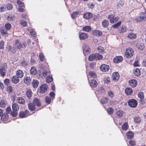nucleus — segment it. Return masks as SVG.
Here are the masks:
<instances>
[{
	"instance_id": "obj_58",
	"label": "nucleus",
	"mask_w": 146,
	"mask_h": 146,
	"mask_svg": "<svg viewBox=\"0 0 146 146\" xmlns=\"http://www.w3.org/2000/svg\"><path fill=\"white\" fill-rule=\"evenodd\" d=\"M11 115L13 117H15L17 115V111H12L10 113Z\"/></svg>"
},
{
	"instance_id": "obj_9",
	"label": "nucleus",
	"mask_w": 146,
	"mask_h": 146,
	"mask_svg": "<svg viewBox=\"0 0 146 146\" xmlns=\"http://www.w3.org/2000/svg\"><path fill=\"white\" fill-rule=\"evenodd\" d=\"M28 108L29 110L31 111H36L40 109H41L42 108H35V106L34 104L33 103H30L28 104Z\"/></svg>"
},
{
	"instance_id": "obj_7",
	"label": "nucleus",
	"mask_w": 146,
	"mask_h": 146,
	"mask_svg": "<svg viewBox=\"0 0 146 146\" xmlns=\"http://www.w3.org/2000/svg\"><path fill=\"white\" fill-rule=\"evenodd\" d=\"M110 22L111 23H113L116 22L119 20V17H115L113 15H109L108 17Z\"/></svg>"
},
{
	"instance_id": "obj_38",
	"label": "nucleus",
	"mask_w": 146,
	"mask_h": 146,
	"mask_svg": "<svg viewBox=\"0 0 146 146\" xmlns=\"http://www.w3.org/2000/svg\"><path fill=\"white\" fill-rule=\"evenodd\" d=\"M108 100L106 98L103 97L100 100L101 102L103 104H105L108 102Z\"/></svg>"
},
{
	"instance_id": "obj_63",
	"label": "nucleus",
	"mask_w": 146,
	"mask_h": 146,
	"mask_svg": "<svg viewBox=\"0 0 146 146\" xmlns=\"http://www.w3.org/2000/svg\"><path fill=\"white\" fill-rule=\"evenodd\" d=\"M13 90L12 87L11 86H8L7 88V90L9 93L11 92Z\"/></svg>"
},
{
	"instance_id": "obj_16",
	"label": "nucleus",
	"mask_w": 146,
	"mask_h": 146,
	"mask_svg": "<svg viewBox=\"0 0 146 146\" xmlns=\"http://www.w3.org/2000/svg\"><path fill=\"white\" fill-rule=\"evenodd\" d=\"M33 103L35 105H36L38 107H40L41 105V103L40 100L36 98H35L33 99Z\"/></svg>"
},
{
	"instance_id": "obj_5",
	"label": "nucleus",
	"mask_w": 146,
	"mask_h": 146,
	"mask_svg": "<svg viewBox=\"0 0 146 146\" xmlns=\"http://www.w3.org/2000/svg\"><path fill=\"white\" fill-rule=\"evenodd\" d=\"M137 21L139 22L142 21L146 20V13L144 12H141L140 14V16L139 18H137Z\"/></svg>"
},
{
	"instance_id": "obj_36",
	"label": "nucleus",
	"mask_w": 146,
	"mask_h": 146,
	"mask_svg": "<svg viewBox=\"0 0 146 146\" xmlns=\"http://www.w3.org/2000/svg\"><path fill=\"white\" fill-rule=\"evenodd\" d=\"M91 30L90 27L89 26H85L84 27L82 28V30L84 31L89 32Z\"/></svg>"
},
{
	"instance_id": "obj_49",
	"label": "nucleus",
	"mask_w": 146,
	"mask_h": 146,
	"mask_svg": "<svg viewBox=\"0 0 146 146\" xmlns=\"http://www.w3.org/2000/svg\"><path fill=\"white\" fill-rule=\"evenodd\" d=\"M90 76L93 78H95L96 77V73L93 72L91 71L89 73Z\"/></svg>"
},
{
	"instance_id": "obj_35",
	"label": "nucleus",
	"mask_w": 146,
	"mask_h": 146,
	"mask_svg": "<svg viewBox=\"0 0 146 146\" xmlns=\"http://www.w3.org/2000/svg\"><path fill=\"white\" fill-rule=\"evenodd\" d=\"M96 54H92L90 55L88 57V60L89 61H92L95 59H96Z\"/></svg>"
},
{
	"instance_id": "obj_61",
	"label": "nucleus",
	"mask_w": 146,
	"mask_h": 146,
	"mask_svg": "<svg viewBox=\"0 0 146 146\" xmlns=\"http://www.w3.org/2000/svg\"><path fill=\"white\" fill-rule=\"evenodd\" d=\"M138 97L141 99H142L144 97V95L143 92H141L138 93Z\"/></svg>"
},
{
	"instance_id": "obj_64",
	"label": "nucleus",
	"mask_w": 146,
	"mask_h": 146,
	"mask_svg": "<svg viewBox=\"0 0 146 146\" xmlns=\"http://www.w3.org/2000/svg\"><path fill=\"white\" fill-rule=\"evenodd\" d=\"M13 6L10 4H8L6 6V8L7 9L9 10L12 9Z\"/></svg>"
},
{
	"instance_id": "obj_3",
	"label": "nucleus",
	"mask_w": 146,
	"mask_h": 146,
	"mask_svg": "<svg viewBox=\"0 0 146 146\" xmlns=\"http://www.w3.org/2000/svg\"><path fill=\"white\" fill-rule=\"evenodd\" d=\"M134 53L133 49L130 47H128L126 49L125 55L127 58H130L133 56Z\"/></svg>"
},
{
	"instance_id": "obj_59",
	"label": "nucleus",
	"mask_w": 146,
	"mask_h": 146,
	"mask_svg": "<svg viewBox=\"0 0 146 146\" xmlns=\"http://www.w3.org/2000/svg\"><path fill=\"white\" fill-rule=\"evenodd\" d=\"M17 3L19 5V7H23L24 6V3L22 2L19 0H18L17 1Z\"/></svg>"
},
{
	"instance_id": "obj_50",
	"label": "nucleus",
	"mask_w": 146,
	"mask_h": 146,
	"mask_svg": "<svg viewBox=\"0 0 146 146\" xmlns=\"http://www.w3.org/2000/svg\"><path fill=\"white\" fill-rule=\"evenodd\" d=\"M49 96L50 98L53 100L55 98V94L53 92H50L49 94Z\"/></svg>"
},
{
	"instance_id": "obj_54",
	"label": "nucleus",
	"mask_w": 146,
	"mask_h": 146,
	"mask_svg": "<svg viewBox=\"0 0 146 146\" xmlns=\"http://www.w3.org/2000/svg\"><path fill=\"white\" fill-rule=\"evenodd\" d=\"M15 19V17L11 15H9L7 17V19L9 21H13Z\"/></svg>"
},
{
	"instance_id": "obj_47",
	"label": "nucleus",
	"mask_w": 146,
	"mask_h": 146,
	"mask_svg": "<svg viewBox=\"0 0 146 146\" xmlns=\"http://www.w3.org/2000/svg\"><path fill=\"white\" fill-rule=\"evenodd\" d=\"M108 96L111 98H112L114 96L113 93L111 91H110L108 92Z\"/></svg>"
},
{
	"instance_id": "obj_27",
	"label": "nucleus",
	"mask_w": 146,
	"mask_h": 146,
	"mask_svg": "<svg viewBox=\"0 0 146 146\" xmlns=\"http://www.w3.org/2000/svg\"><path fill=\"white\" fill-rule=\"evenodd\" d=\"M39 82L36 80H33L32 84L34 88H37Z\"/></svg>"
},
{
	"instance_id": "obj_15",
	"label": "nucleus",
	"mask_w": 146,
	"mask_h": 146,
	"mask_svg": "<svg viewBox=\"0 0 146 146\" xmlns=\"http://www.w3.org/2000/svg\"><path fill=\"white\" fill-rule=\"evenodd\" d=\"M88 37L87 34L85 33H81L79 35V37L80 40H84L88 38Z\"/></svg>"
},
{
	"instance_id": "obj_48",
	"label": "nucleus",
	"mask_w": 146,
	"mask_h": 146,
	"mask_svg": "<svg viewBox=\"0 0 146 146\" xmlns=\"http://www.w3.org/2000/svg\"><path fill=\"white\" fill-rule=\"evenodd\" d=\"M126 27L125 25H122L121 27L120 33H121L125 32L126 30Z\"/></svg>"
},
{
	"instance_id": "obj_42",
	"label": "nucleus",
	"mask_w": 146,
	"mask_h": 146,
	"mask_svg": "<svg viewBox=\"0 0 146 146\" xmlns=\"http://www.w3.org/2000/svg\"><path fill=\"white\" fill-rule=\"evenodd\" d=\"M52 100L51 98H50L48 96H46L45 97V101L46 103L47 104H50L51 100Z\"/></svg>"
},
{
	"instance_id": "obj_12",
	"label": "nucleus",
	"mask_w": 146,
	"mask_h": 146,
	"mask_svg": "<svg viewBox=\"0 0 146 146\" xmlns=\"http://www.w3.org/2000/svg\"><path fill=\"white\" fill-rule=\"evenodd\" d=\"M109 67L106 64H103L100 66V69L102 71L105 72L107 71L109 69Z\"/></svg>"
},
{
	"instance_id": "obj_53",
	"label": "nucleus",
	"mask_w": 146,
	"mask_h": 146,
	"mask_svg": "<svg viewBox=\"0 0 146 146\" xmlns=\"http://www.w3.org/2000/svg\"><path fill=\"white\" fill-rule=\"evenodd\" d=\"M107 111L109 114H111L113 113V109L111 108H109L107 110Z\"/></svg>"
},
{
	"instance_id": "obj_4",
	"label": "nucleus",
	"mask_w": 146,
	"mask_h": 146,
	"mask_svg": "<svg viewBox=\"0 0 146 146\" xmlns=\"http://www.w3.org/2000/svg\"><path fill=\"white\" fill-rule=\"evenodd\" d=\"M83 53L84 55L86 56L89 53L90 49L89 46L86 44H84L82 47Z\"/></svg>"
},
{
	"instance_id": "obj_57",
	"label": "nucleus",
	"mask_w": 146,
	"mask_h": 146,
	"mask_svg": "<svg viewBox=\"0 0 146 146\" xmlns=\"http://www.w3.org/2000/svg\"><path fill=\"white\" fill-rule=\"evenodd\" d=\"M5 27L7 30H9L11 28V25L10 23H6L5 25Z\"/></svg>"
},
{
	"instance_id": "obj_34",
	"label": "nucleus",
	"mask_w": 146,
	"mask_h": 146,
	"mask_svg": "<svg viewBox=\"0 0 146 146\" xmlns=\"http://www.w3.org/2000/svg\"><path fill=\"white\" fill-rule=\"evenodd\" d=\"M123 115V113L121 110H118L116 113V115L117 117L121 118Z\"/></svg>"
},
{
	"instance_id": "obj_32",
	"label": "nucleus",
	"mask_w": 146,
	"mask_h": 146,
	"mask_svg": "<svg viewBox=\"0 0 146 146\" xmlns=\"http://www.w3.org/2000/svg\"><path fill=\"white\" fill-rule=\"evenodd\" d=\"M36 68L34 67H32L30 70V73L31 75H35L36 73Z\"/></svg>"
},
{
	"instance_id": "obj_41",
	"label": "nucleus",
	"mask_w": 146,
	"mask_h": 146,
	"mask_svg": "<svg viewBox=\"0 0 146 146\" xmlns=\"http://www.w3.org/2000/svg\"><path fill=\"white\" fill-rule=\"evenodd\" d=\"M50 71L49 70H44L42 72V74L44 77H46L48 74H50Z\"/></svg>"
},
{
	"instance_id": "obj_8",
	"label": "nucleus",
	"mask_w": 146,
	"mask_h": 146,
	"mask_svg": "<svg viewBox=\"0 0 146 146\" xmlns=\"http://www.w3.org/2000/svg\"><path fill=\"white\" fill-rule=\"evenodd\" d=\"M30 115L29 111L27 110H25L24 111H21L19 114V116L21 118L27 117Z\"/></svg>"
},
{
	"instance_id": "obj_17",
	"label": "nucleus",
	"mask_w": 146,
	"mask_h": 146,
	"mask_svg": "<svg viewBox=\"0 0 146 146\" xmlns=\"http://www.w3.org/2000/svg\"><path fill=\"white\" fill-rule=\"evenodd\" d=\"M129 82L130 85L133 88L135 87L136 86L137 84V82L133 79L130 80Z\"/></svg>"
},
{
	"instance_id": "obj_11",
	"label": "nucleus",
	"mask_w": 146,
	"mask_h": 146,
	"mask_svg": "<svg viewBox=\"0 0 146 146\" xmlns=\"http://www.w3.org/2000/svg\"><path fill=\"white\" fill-rule=\"evenodd\" d=\"M123 60V57L121 56L115 57L113 59V61L115 63H117L121 62Z\"/></svg>"
},
{
	"instance_id": "obj_33",
	"label": "nucleus",
	"mask_w": 146,
	"mask_h": 146,
	"mask_svg": "<svg viewBox=\"0 0 146 146\" xmlns=\"http://www.w3.org/2000/svg\"><path fill=\"white\" fill-rule=\"evenodd\" d=\"M133 133L132 132L129 131L126 133V136L129 139H131L133 138Z\"/></svg>"
},
{
	"instance_id": "obj_13",
	"label": "nucleus",
	"mask_w": 146,
	"mask_h": 146,
	"mask_svg": "<svg viewBox=\"0 0 146 146\" xmlns=\"http://www.w3.org/2000/svg\"><path fill=\"white\" fill-rule=\"evenodd\" d=\"M127 37L129 39L133 40L136 39L137 36L135 34L130 32L127 35Z\"/></svg>"
},
{
	"instance_id": "obj_24",
	"label": "nucleus",
	"mask_w": 146,
	"mask_h": 146,
	"mask_svg": "<svg viewBox=\"0 0 146 146\" xmlns=\"http://www.w3.org/2000/svg\"><path fill=\"white\" fill-rule=\"evenodd\" d=\"M90 84L91 87H95L97 85V81L94 80H91L90 82Z\"/></svg>"
},
{
	"instance_id": "obj_19",
	"label": "nucleus",
	"mask_w": 146,
	"mask_h": 146,
	"mask_svg": "<svg viewBox=\"0 0 146 146\" xmlns=\"http://www.w3.org/2000/svg\"><path fill=\"white\" fill-rule=\"evenodd\" d=\"M11 81L12 83L17 84L19 81V77L15 76H13L11 78Z\"/></svg>"
},
{
	"instance_id": "obj_45",
	"label": "nucleus",
	"mask_w": 146,
	"mask_h": 146,
	"mask_svg": "<svg viewBox=\"0 0 146 146\" xmlns=\"http://www.w3.org/2000/svg\"><path fill=\"white\" fill-rule=\"evenodd\" d=\"M39 56L40 60L41 61H43L44 59V55L41 52H40L39 54Z\"/></svg>"
},
{
	"instance_id": "obj_26",
	"label": "nucleus",
	"mask_w": 146,
	"mask_h": 146,
	"mask_svg": "<svg viewBox=\"0 0 146 146\" xmlns=\"http://www.w3.org/2000/svg\"><path fill=\"white\" fill-rule=\"evenodd\" d=\"M24 82L25 84L29 85L31 82V79L29 77H26L25 78Z\"/></svg>"
},
{
	"instance_id": "obj_25",
	"label": "nucleus",
	"mask_w": 146,
	"mask_h": 146,
	"mask_svg": "<svg viewBox=\"0 0 146 146\" xmlns=\"http://www.w3.org/2000/svg\"><path fill=\"white\" fill-rule=\"evenodd\" d=\"M12 107V109L14 111H17L19 110V106L16 103H14L13 104Z\"/></svg>"
},
{
	"instance_id": "obj_20",
	"label": "nucleus",
	"mask_w": 146,
	"mask_h": 146,
	"mask_svg": "<svg viewBox=\"0 0 146 146\" xmlns=\"http://www.w3.org/2000/svg\"><path fill=\"white\" fill-rule=\"evenodd\" d=\"M16 75L19 78H22L24 75L23 72L21 70H19L17 71Z\"/></svg>"
},
{
	"instance_id": "obj_37",
	"label": "nucleus",
	"mask_w": 146,
	"mask_h": 146,
	"mask_svg": "<svg viewBox=\"0 0 146 146\" xmlns=\"http://www.w3.org/2000/svg\"><path fill=\"white\" fill-rule=\"evenodd\" d=\"M1 31L2 34L6 36L7 35L8 33L6 30L3 27L1 28Z\"/></svg>"
},
{
	"instance_id": "obj_6",
	"label": "nucleus",
	"mask_w": 146,
	"mask_h": 146,
	"mask_svg": "<svg viewBox=\"0 0 146 146\" xmlns=\"http://www.w3.org/2000/svg\"><path fill=\"white\" fill-rule=\"evenodd\" d=\"M129 106L132 108H135L137 105V102L136 100L133 99H131L129 100L128 102Z\"/></svg>"
},
{
	"instance_id": "obj_10",
	"label": "nucleus",
	"mask_w": 146,
	"mask_h": 146,
	"mask_svg": "<svg viewBox=\"0 0 146 146\" xmlns=\"http://www.w3.org/2000/svg\"><path fill=\"white\" fill-rule=\"evenodd\" d=\"M48 86L45 84H42L40 87V93L41 94H43L47 90Z\"/></svg>"
},
{
	"instance_id": "obj_51",
	"label": "nucleus",
	"mask_w": 146,
	"mask_h": 146,
	"mask_svg": "<svg viewBox=\"0 0 146 146\" xmlns=\"http://www.w3.org/2000/svg\"><path fill=\"white\" fill-rule=\"evenodd\" d=\"M78 14V11L74 12L71 15L72 18L73 19H75Z\"/></svg>"
},
{
	"instance_id": "obj_14",
	"label": "nucleus",
	"mask_w": 146,
	"mask_h": 146,
	"mask_svg": "<svg viewBox=\"0 0 146 146\" xmlns=\"http://www.w3.org/2000/svg\"><path fill=\"white\" fill-rule=\"evenodd\" d=\"M112 78L113 80L115 82L117 81L119 79V75L118 72H115L112 74Z\"/></svg>"
},
{
	"instance_id": "obj_60",
	"label": "nucleus",
	"mask_w": 146,
	"mask_h": 146,
	"mask_svg": "<svg viewBox=\"0 0 146 146\" xmlns=\"http://www.w3.org/2000/svg\"><path fill=\"white\" fill-rule=\"evenodd\" d=\"M121 24V22H117V23H116V24L113 25L112 26V27L114 28H118L119 26V25H120Z\"/></svg>"
},
{
	"instance_id": "obj_21",
	"label": "nucleus",
	"mask_w": 146,
	"mask_h": 146,
	"mask_svg": "<svg viewBox=\"0 0 146 146\" xmlns=\"http://www.w3.org/2000/svg\"><path fill=\"white\" fill-rule=\"evenodd\" d=\"M92 17V14L90 13H85L84 15V18L86 19H91Z\"/></svg>"
},
{
	"instance_id": "obj_29",
	"label": "nucleus",
	"mask_w": 146,
	"mask_h": 146,
	"mask_svg": "<svg viewBox=\"0 0 146 146\" xmlns=\"http://www.w3.org/2000/svg\"><path fill=\"white\" fill-rule=\"evenodd\" d=\"M134 75L138 76L140 74V70L139 68H136L134 69Z\"/></svg>"
},
{
	"instance_id": "obj_31",
	"label": "nucleus",
	"mask_w": 146,
	"mask_h": 146,
	"mask_svg": "<svg viewBox=\"0 0 146 146\" xmlns=\"http://www.w3.org/2000/svg\"><path fill=\"white\" fill-rule=\"evenodd\" d=\"M132 92V90L131 88H126L125 90L126 94L128 95H131Z\"/></svg>"
},
{
	"instance_id": "obj_43",
	"label": "nucleus",
	"mask_w": 146,
	"mask_h": 146,
	"mask_svg": "<svg viewBox=\"0 0 146 146\" xmlns=\"http://www.w3.org/2000/svg\"><path fill=\"white\" fill-rule=\"evenodd\" d=\"M8 118V116L7 114L5 113L3 114L1 117V119L2 120L5 121Z\"/></svg>"
},
{
	"instance_id": "obj_44",
	"label": "nucleus",
	"mask_w": 146,
	"mask_h": 146,
	"mask_svg": "<svg viewBox=\"0 0 146 146\" xmlns=\"http://www.w3.org/2000/svg\"><path fill=\"white\" fill-rule=\"evenodd\" d=\"M6 102H5L4 100H1L0 102V106L2 108H4L6 105Z\"/></svg>"
},
{
	"instance_id": "obj_2",
	"label": "nucleus",
	"mask_w": 146,
	"mask_h": 146,
	"mask_svg": "<svg viewBox=\"0 0 146 146\" xmlns=\"http://www.w3.org/2000/svg\"><path fill=\"white\" fill-rule=\"evenodd\" d=\"M7 68V65L5 62L3 63L0 66V74L2 76H4L6 75V70Z\"/></svg>"
},
{
	"instance_id": "obj_39",
	"label": "nucleus",
	"mask_w": 146,
	"mask_h": 146,
	"mask_svg": "<svg viewBox=\"0 0 146 146\" xmlns=\"http://www.w3.org/2000/svg\"><path fill=\"white\" fill-rule=\"evenodd\" d=\"M53 80V78L50 75L46 77V81L48 83L51 82Z\"/></svg>"
},
{
	"instance_id": "obj_55",
	"label": "nucleus",
	"mask_w": 146,
	"mask_h": 146,
	"mask_svg": "<svg viewBox=\"0 0 146 146\" xmlns=\"http://www.w3.org/2000/svg\"><path fill=\"white\" fill-rule=\"evenodd\" d=\"M96 60H100L102 58V55L98 53H96Z\"/></svg>"
},
{
	"instance_id": "obj_1",
	"label": "nucleus",
	"mask_w": 146,
	"mask_h": 146,
	"mask_svg": "<svg viewBox=\"0 0 146 146\" xmlns=\"http://www.w3.org/2000/svg\"><path fill=\"white\" fill-rule=\"evenodd\" d=\"M26 44L25 43H23L22 44L18 40H16L15 42V44L13 46L14 50L16 51L17 49H20L22 47L26 48Z\"/></svg>"
},
{
	"instance_id": "obj_18",
	"label": "nucleus",
	"mask_w": 146,
	"mask_h": 146,
	"mask_svg": "<svg viewBox=\"0 0 146 146\" xmlns=\"http://www.w3.org/2000/svg\"><path fill=\"white\" fill-rule=\"evenodd\" d=\"M32 94L33 93L31 89H28L26 91V95L28 98L30 99L32 96Z\"/></svg>"
},
{
	"instance_id": "obj_22",
	"label": "nucleus",
	"mask_w": 146,
	"mask_h": 146,
	"mask_svg": "<svg viewBox=\"0 0 146 146\" xmlns=\"http://www.w3.org/2000/svg\"><path fill=\"white\" fill-rule=\"evenodd\" d=\"M17 102L20 104H23L25 103V100L21 97H18L16 100Z\"/></svg>"
},
{
	"instance_id": "obj_52",
	"label": "nucleus",
	"mask_w": 146,
	"mask_h": 146,
	"mask_svg": "<svg viewBox=\"0 0 146 146\" xmlns=\"http://www.w3.org/2000/svg\"><path fill=\"white\" fill-rule=\"evenodd\" d=\"M110 79L109 77H106L104 78V81L105 83L107 84H109Z\"/></svg>"
},
{
	"instance_id": "obj_56",
	"label": "nucleus",
	"mask_w": 146,
	"mask_h": 146,
	"mask_svg": "<svg viewBox=\"0 0 146 146\" xmlns=\"http://www.w3.org/2000/svg\"><path fill=\"white\" fill-rule=\"evenodd\" d=\"M95 34L98 36H101L102 35V33L98 30H95L94 31Z\"/></svg>"
},
{
	"instance_id": "obj_30",
	"label": "nucleus",
	"mask_w": 146,
	"mask_h": 146,
	"mask_svg": "<svg viewBox=\"0 0 146 146\" xmlns=\"http://www.w3.org/2000/svg\"><path fill=\"white\" fill-rule=\"evenodd\" d=\"M109 24V22L108 21L104 20L102 22V26L104 28L107 27L108 26Z\"/></svg>"
},
{
	"instance_id": "obj_23",
	"label": "nucleus",
	"mask_w": 146,
	"mask_h": 146,
	"mask_svg": "<svg viewBox=\"0 0 146 146\" xmlns=\"http://www.w3.org/2000/svg\"><path fill=\"white\" fill-rule=\"evenodd\" d=\"M136 47L140 50H142L144 49L145 46L142 43H138L136 45Z\"/></svg>"
},
{
	"instance_id": "obj_40",
	"label": "nucleus",
	"mask_w": 146,
	"mask_h": 146,
	"mask_svg": "<svg viewBox=\"0 0 146 146\" xmlns=\"http://www.w3.org/2000/svg\"><path fill=\"white\" fill-rule=\"evenodd\" d=\"M128 128V124L127 123L125 122L122 125V129L124 131L127 130Z\"/></svg>"
},
{
	"instance_id": "obj_28",
	"label": "nucleus",
	"mask_w": 146,
	"mask_h": 146,
	"mask_svg": "<svg viewBox=\"0 0 146 146\" xmlns=\"http://www.w3.org/2000/svg\"><path fill=\"white\" fill-rule=\"evenodd\" d=\"M104 88L102 87H100L99 88L98 90L96 91V94H101L104 93Z\"/></svg>"
},
{
	"instance_id": "obj_62",
	"label": "nucleus",
	"mask_w": 146,
	"mask_h": 146,
	"mask_svg": "<svg viewBox=\"0 0 146 146\" xmlns=\"http://www.w3.org/2000/svg\"><path fill=\"white\" fill-rule=\"evenodd\" d=\"M98 50L100 52H104V48L101 46H99L98 48Z\"/></svg>"
},
{
	"instance_id": "obj_46",
	"label": "nucleus",
	"mask_w": 146,
	"mask_h": 146,
	"mask_svg": "<svg viewBox=\"0 0 146 146\" xmlns=\"http://www.w3.org/2000/svg\"><path fill=\"white\" fill-rule=\"evenodd\" d=\"M30 35L33 37L36 36V32L34 29H31L29 30Z\"/></svg>"
}]
</instances>
